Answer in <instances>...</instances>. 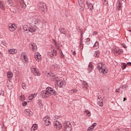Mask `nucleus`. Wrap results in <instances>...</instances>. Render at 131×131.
Segmentation results:
<instances>
[{
  "mask_svg": "<svg viewBox=\"0 0 131 131\" xmlns=\"http://www.w3.org/2000/svg\"><path fill=\"white\" fill-rule=\"evenodd\" d=\"M30 23L29 24L25 25L23 27V29L26 33H34L36 31V26L34 25H39L41 22L39 19H38L36 18L32 17L30 19Z\"/></svg>",
  "mask_w": 131,
  "mask_h": 131,
  "instance_id": "f257e3e1",
  "label": "nucleus"
},
{
  "mask_svg": "<svg viewBox=\"0 0 131 131\" xmlns=\"http://www.w3.org/2000/svg\"><path fill=\"white\" fill-rule=\"evenodd\" d=\"M103 67H104V64H103V63L102 62L99 63L97 65V69H99L101 72L104 73V74H106V73H107L108 70H107L106 68Z\"/></svg>",
  "mask_w": 131,
  "mask_h": 131,
  "instance_id": "f03ea898",
  "label": "nucleus"
},
{
  "mask_svg": "<svg viewBox=\"0 0 131 131\" xmlns=\"http://www.w3.org/2000/svg\"><path fill=\"white\" fill-rule=\"evenodd\" d=\"M46 90L48 91V94H49V95L57 96V95H58V92H57V91H56L53 88L48 86L46 88Z\"/></svg>",
  "mask_w": 131,
  "mask_h": 131,
  "instance_id": "7ed1b4c3",
  "label": "nucleus"
},
{
  "mask_svg": "<svg viewBox=\"0 0 131 131\" xmlns=\"http://www.w3.org/2000/svg\"><path fill=\"white\" fill-rule=\"evenodd\" d=\"M63 130L64 131H71L72 130V125L70 122H66L63 124Z\"/></svg>",
  "mask_w": 131,
  "mask_h": 131,
  "instance_id": "20e7f679",
  "label": "nucleus"
},
{
  "mask_svg": "<svg viewBox=\"0 0 131 131\" xmlns=\"http://www.w3.org/2000/svg\"><path fill=\"white\" fill-rule=\"evenodd\" d=\"M38 8L40 12H46L47 11V4L40 2L38 4Z\"/></svg>",
  "mask_w": 131,
  "mask_h": 131,
  "instance_id": "39448f33",
  "label": "nucleus"
},
{
  "mask_svg": "<svg viewBox=\"0 0 131 131\" xmlns=\"http://www.w3.org/2000/svg\"><path fill=\"white\" fill-rule=\"evenodd\" d=\"M53 125L54 128H56L57 130H61L62 129V124L59 121H54L53 122Z\"/></svg>",
  "mask_w": 131,
  "mask_h": 131,
  "instance_id": "423d86ee",
  "label": "nucleus"
},
{
  "mask_svg": "<svg viewBox=\"0 0 131 131\" xmlns=\"http://www.w3.org/2000/svg\"><path fill=\"white\" fill-rule=\"evenodd\" d=\"M40 97L42 99H43V98H48V97H50L48 90H46L42 91L40 94Z\"/></svg>",
  "mask_w": 131,
  "mask_h": 131,
  "instance_id": "0eeeda50",
  "label": "nucleus"
},
{
  "mask_svg": "<svg viewBox=\"0 0 131 131\" xmlns=\"http://www.w3.org/2000/svg\"><path fill=\"white\" fill-rule=\"evenodd\" d=\"M43 121H45V124L46 125V126H49V125H50L51 124L50 117L48 116H46L43 118Z\"/></svg>",
  "mask_w": 131,
  "mask_h": 131,
  "instance_id": "6e6552de",
  "label": "nucleus"
},
{
  "mask_svg": "<svg viewBox=\"0 0 131 131\" xmlns=\"http://www.w3.org/2000/svg\"><path fill=\"white\" fill-rule=\"evenodd\" d=\"M29 47L31 49V51H32L33 52H36L37 50V46L35 43H31L29 45Z\"/></svg>",
  "mask_w": 131,
  "mask_h": 131,
  "instance_id": "1a4fd4ad",
  "label": "nucleus"
},
{
  "mask_svg": "<svg viewBox=\"0 0 131 131\" xmlns=\"http://www.w3.org/2000/svg\"><path fill=\"white\" fill-rule=\"evenodd\" d=\"M8 29L11 32H14L16 30V25L14 24H9Z\"/></svg>",
  "mask_w": 131,
  "mask_h": 131,
  "instance_id": "9d476101",
  "label": "nucleus"
},
{
  "mask_svg": "<svg viewBox=\"0 0 131 131\" xmlns=\"http://www.w3.org/2000/svg\"><path fill=\"white\" fill-rule=\"evenodd\" d=\"M85 5H86L88 9H90L91 11H93V10L94 9V6H93V4H92V3L89 2L88 1H86Z\"/></svg>",
  "mask_w": 131,
  "mask_h": 131,
  "instance_id": "9b49d317",
  "label": "nucleus"
},
{
  "mask_svg": "<svg viewBox=\"0 0 131 131\" xmlns=\"http://www.w3.org/2000/svg\"><path fill=\"white\" fill-rule=\"evenodd\" d=\"M35 59L38 62H39V60H41V55L39 53L36 52L35 53Z\"/></svg>",
  "mask_w": 131,
  "mask_h": 131,
  "instance_id": "f8f14e48",
  "label": "nucleus"
},
{
  "mask_svg": "<svg viewBox=\"0 0 131 131\" xmlns=\"http://www.w3.org/2000/svg\"><path fill=\"white\" fill-rule=\"evenodd\" d=\"M25 113H26V114L29 117H31L32 115H33V113H32V112H31V111H30L29 109L25 110Z\"/></svg>",
  "mask_w": 131,
  "mask_h": 131,
  "instance_id": "ddd939ff",
  "label": "nucleus"
},
{
  "mask_svg": "<svg viewBox=\"0 0 131 131\" xmlns=\"http://www.w3.org/2000/svg\"><path fill=\"white\" fill-rule=\"evenodd\" d=\"M83 89L86 90L88 89V82L86 81L81 80Z\"/></svg>",
  "mask_w": 131,
  "mask_h": 131,
  "instance_id": "4468645a",
  "label": "nucleus"
},
{
  "mask_svg": "<svg viewBox=\"0 0 131 131\" xmlns=\"http://www.w3.org/2000/svg\"><path fill=\"white\" fill-rule=\"evenodd\" d=\"M121 6H122L121 2L119 1L117 3V9L118 10V11H120V10H121V9H122Z\"/></svg>",
  "mask_w": 131,
  "mask_h": 131,
  "instance_id": "2eb2a0df",
  "label": "nucleus"
},
{
  "mask_svg": "<svg viewBox=\"0 0 131 131\" xmlns=\"http://www.w3.org/2000/svg\"><path fill=\"white\" fill-rule=\"evenodd\" d=\"M57 83L58 86H59V88H62L64 84V82H63V81L62 80H59L58 81H57Z\"/></svg>",
  "mask_w": 131,
  "mask_h": 131,
  "instance_id": "dca6fc26",
  "label": "nucleus"
},
{
  "mask_svg": "<svg viewBox=\"0 0 131 131\" xmlns=\"http://www.w3.org/2000/svg\"><path fill=\"white\" fill-rule=\"evenodd\" d=\"M37 129V125L36 124H33L31 129V131H34V130H36Z\"/></svg>",
  "mask_w": 131,
  "mask_h": 131,
  "instance_id": "f3484780",
  "label": "nucleus"
},
{
  "mask_svg": "<svg viewBox=\"0 0 131 131\" xmlns=\"http://www.w3.org/2000/svg\"><path fill=\"white\" fill-rule=\"evenodd\" d=\"M38 104L40 108H43V104H42V101L41 100V99L38 100Z\"/></svg>",
  "mask_w": 131,
  "mask_h": 131,
  "instance_id": "a211bd4d",
  "label": "nucleus"
},
{
  "mask_svg": "<svg viewBox=\"0 0 131 131\" xmlns=\"http://www.w3.org/2000/svg\"><path fill=\"white\" fill-rule=\"evenodd\" d=\"M7 75L8 78H12V77H13V73L11 71H8L7 73Z\"/></svg>",
  "mask_w": 131,
  "mask_h": 131,
  "instance_id": "6ab92c4d",
  "label": "nucleus"
},
{
  "mask_svg": "<svg viewBox=\"0 0 131 131\" xmlns=\"http://www.w3.org/2000/svg\"><path fill=\"white\" fill-rule=\"evenodd\" d=\"M8 53L9 54H16V49H10L8 51Z\"/></svg>",
  "mask_w": 131,
  "mask_h": 131,
  "instance_id": "aec40b11",
  "label": "nucleus"
},
{
  "mask_svg": "<svg viewBox=\"0 0 131 131\" xmlns=\"http://www.w3.org/2000/svg\"><path fill=\"white\" fill-rule=\"evenodd\" d=\"M38 70L35 68L32 67L31 68V71L34 74Z\"/></svg>",
  "mask_w": 131,
  "mask_h": 131,
  "instance_id": "412c9836",
  "label": "nucleus"
},
{
  "mask_svg": "<svg viewBox=\"0 0 131 131\" xmlns=\"http://www.w3.org/2000/svg\"><path fill=\"white\" fill-rule=\"evenodd\" d=\"M90 41H91V39H90L89 38L84 39V42L87 46H89V45H90Z\"/></svg>",
  "mask_w": 131,
  "mask_h": 131,
  "instance_id": "4be33fe9",
  "label": "nucleus"
},
{
  "mask_svg": "<svg viewBox=\"0 0 131 131\" xmlns=\"http://www.w3.org/2000/svg\"><path fill=\"white\" fill-rule=\"evenodd\" d=\"M121 66L122 69H123V70L126 68V66H127V64L124 62H123L121 63Z\"/></svg>",
  "mask_w": 131,
  "mask_h": 131,
  "instance_id": "5701e85b",
  "label": "nucleus"
},
{
  "mask_svg": "<svg viewBox=\"0 0 131 131\" xmlns=\"http://www.w3.org/2000/svg\"><path fill=\"white\" fill-rule=\"evenodd\" d=\"M100 54V51H96L94 53V56L96 57V58H99Z\"/></svg>",
  "mask_w": 131,
  "mask_h": 131,
  "instance_id": "b1692460",
  "label": "nucleus"
},
{
  "mask_svg": "<svg viewBox=\"0 0 131 131\" xmlns=\"http://www.w3.org/2000/svg\"><path fill=\"white\" fill-rule=\"evenodd\" d=\"M23 57H24V59L25 61V62H27V63H28V62H29V60L28 59V57H27V55H26V54L23 55Z\"/></svg>",
  "mask_w": 131,
  "mask_h": 131,
  "instance_id": "393cba45",
  "label": "nucleus"
},
{
  "mask_svg": "<svg viewBox=\"0 0 131 131\" xmlns=\"http://www.w3.org/2000/svg\"><path fill=\"white\" fill-rule=\"evenodd\" d=\"M115 52L117 53V54H119V55H120V54H121L123 51L122 49H115Z\"/></svg>",
  "mask_w": 131,
  "mask_h": 131,
  "instance_id": "a878e982",
  "label": "nucleus"
},
{
  "mask_svg": "<svg viewBox=\"0 0 131 131\" xmlns=\"http://www.w3.org/2000/svg\"><path fill=\"white\" fill-rule=\"evenodd\" d=\"M80 46L82 45V37H83V35H82V32H80Z\"/></svg>",
  "mask_w": 131,
  "mask_h": 131,
  "instance_id": "bb28decb",
  "label": "nucleus"
},
{
  "mask_svg": "<svg viewBox=\"0 0 131 131\" xmlns=\"http://www.w3.org/2000/svg\"><path fill=\"white\" fill-rule=\"evenodd\" d=\"M59 53H60V57L62 59H65V55L63 53V52H62V51H60Z\"/></svg>",
  "mask_w": 131,
  "mask_h": 131,
  "instance_id": "cd10ccee",
  "label": "nucleus"
},
{
  "mask_svg": "<svg viewBox=\"0 0 131 131\" xmlns=\"http://www.w3.org/2000/svg\"><path fill=\"white\" fill-rule=\"evenodd\" d=\"M89 69L90 70V71H92L93 69H94V67H93V64L91 63V62L89 63V64L88 66Z\"/></svg>",
  "mask_w": 131,
  "mask_h": 131,
  "instance_id": "c85d7f7f",
  "label": "nucleus"
},
{
  "mask_svg": "<svg viewBox=\"0 0 131 131\" xmlns=\"http://www.w3.org/2000/svg\"><path fill=\"white\" fill-rule=\"evenodd\" d=\"M98 105L99 106H100V107H103V100H100V101H99V100H98Z\"/></svg>",
  "mask_w": 131,
  "mask_h": 131,
  "instance_id": "c756f323",
  "label": "nucleus"
},
{
  "mask_svg": "<svg viewBox=\"0 0 131 131\" xmlns=\"http://www.w3.org/2000/svg\"><path fill=\"white\" fill-rule=\"evenodd\" d=\"M24 100H25V96H24V95L21 94L20 96V100L24 101Z\"/></svg>",
  "mask_w": 131,
  "mask_h": 131,
  "instance_id": "7c9ffc66",
  "label": "nucleus"
},
{
  "mask_svg": "<svg viewBox=\"0 0 131 131\" xmlns=\"http://www.w3.org/2000/svg\"><path fill=\"white\" fill-rule=\"evenodd\" d=\"M35 76H40V73L39 72V70H37L36 73L34 74Z\"/></svg>",
  "mask_w": 131,
  "mask_h": 131,
  "instance_id": "2f4dec72",
  "label": "nucleus"
},
{
  "mask_svg": "<svg viewBox=\"0 0 131 131\" xmlns=\"http://www.w3.org/2000/svg\"><path fill=\"white\" fill-rule=\"evenodd\" d=\"M77 92H78V90H77V89H74V90H71L70 92L71 94H75V93H77Z\"/></svg>",
  "mask_w": 131,
  "mask_h": 131,
  "instance_id": "473e14b6",
  "label": "nucleus"
},
{
  "mask_svg": "<svg viewBox=\"0 0 131 131\" xmlns=\"http://www.w3.org/2000/svg\"><path fill=\"white\" fill-rule=\"evenodd\" d=\"M85 113L86 114V115L88 116H91V112L89 111H85Z\"/></svg>",
  "mask_w": 131,
  "mask_h": 131,
  "instance_id": "72a5a7b5",
  "label": "nucleus"
},
{
  "mask_svg": "<svg viewBox=\"0 0 131 131\" xmlns=\"http://www.w3.org/2000/svg\"><path fill=\"white\" fill-rule=\"evenodd\" d=\"M21 88L23 90H26V84L23 83L21 84Z\"/></svg>",
  "mask_w": 131,
  "mask_h": 131,
  "instance_id": "f704fd0d",
  "label": "nucleus"
},
{
  "mask_svg": "<svg viewBox=\"0 0 131 131\" xmlns=\"http://www.w3.org/2000/svg\"><path fill=\"white\" fill-rule=\"evenodd\" d=\"M59 31L60 33H62V34H64L65 33V31H64V28H61L59 30Z\"/></svg>",
  "mask_w": 131,
  "mask_h": 131,
  "instance_id": "c9c22d12",
  "label": "nucleus"
},
{
  "mask_svg": "<svg viewBox=\"0 0 131 131\" xmlns=\"http://www.w3.org/2000/svg\"><path fill=\"white\" fill-rule=\"evenodd\" d=\"M58 78V77L57 76H56V75H54V76L51 77V79L52 80H55V79Z\"/></svg>",
  "mask_w": 131,
  "mask_h": 131,
  "instance_id": "e433bc0d",
  "label": "nucleus"
},
{
  "mask_svg": "<svg viewBox=\"0 0 131 131\" xmlns=\"http://www.w3.org/2000/svg\"><path fill=\"white\" fill-rule=\"evenodd\" d=\"M102 2L105 6H107V5H108V1L107 0H103Z\"/></svg>",
  "mask_w": 131,
  "mask_h": 131,
  "instance_id": "4c0bfd02",
  "label": "nucleus"
},
{
  "mask_svg": "<svg viewBox=\"0 0 131 131\" xmlns=\"http://www.w3.org/2000/svg\"><path fill=\"white\" fill-rule=\"evenodd\" d=\"M29 100H33V99H34V96H33V95L31 94L29 96Z\"/></svg>",
  "mask_w": 131,
  "mask_h": 131,
  "instance_id": "58836bf2",
  "label": "nucleus"
},
{
  "mask_svg": "<svg viewBox=\"0 0 131 131\" xmlns=\"http://www.w3.org/2000/svg\"><path fill=\"white\" fill-rule=\"evenodd\" d=\"M52 53H53L55 56H57V55L58 54V53H57V50L55 49H53Z\"/></svg>",
  "mask_w": 131,
  "mask_h": 131,
  "instance_id": "ea45409f",
  "label": "nucleus"
},
{
  "mask_svg": "<svg viewBox=\"0 0 131 131\" xmlns=\"http://www.w3.org/2000/svg\"><path fill=\"white\" fill-rule=\"evenodd\" d=\"M53 41H54L55 47H57L58 44L57 43V42H56V40H55V39H53Z\"/></svg>",
  "mask_w": 131,
  "mask_h": 131,
  "instance_id": "a19ab883",
  "label": "nucleus"
},
{
  "mask_svg": "<svg viewBox=\"0 0 131 131\" xmlns=\"http://www.w3.org/2000/svg\"><path fill=\"white\" fill-rule=\"evenodd\" d=\"M22 105L24 107H25V106H26V105H27V101H24L22 103Z\"/></svg>",
  "mask_w": 131,
  "mask_h": 131,
  "instance_id": "79ce46f5",
  "label": "nucleus"
},
{
  "mask_svg": "<svg viewBox=\"0 0 131 131\" xmlns=\"http://www.w3.org/2000/svg\"><path fill=\"white\" fill-rule=\"evenodd\" d=\"M120 88L123 90H125V89H126V85H122L120 86Z\"/></svg>",
  "mask_w": 131,
  "mask_h": 131,
  "instance_id": "37998d69",
  "label": "nucleus"
},
{
  "mask_svg": "<svg viewBox=\"0 0 131 131\" xmlns=\"http://www.w3.org/2000/svg\"><path fill=\"white\" fill-rule=\"evenodd\" d=\"M49 56L50 57H54V56H55V54L52 52H51L49 53Z\"/></svg>",
  "mask_w": 131,
  "mask_h": 131,
  "instance_id": "c03bdc74",
  "label": "nucleus"
},
{
  "mask_svg": "<svg viewBox=\"0 0 131 131\" xmlns=\"http://www.w3.org/2000/svg\"><path fill=\"white\" fill-rule=\"evenodd\" d=\"M96 125H97V123H94L91 126V127L94 129L95 128V126H96Z\"/></svg>",
  "mask_w": 131,
  "mask_h": 131,
  "instance_id": "a18cd8bd",
  "label": "nucleus"
},
{
  "mask_svg": "<svg viewBox=\"0 0 131 131\" xmlns=\"http://www.w3.org/2000/svg\"><path fill=\"white\" fill-rule=\"evenodd\" d=\"M94 129L90 126L87 129V131H93Z\"/></svg>",
  "mask_w": 131,
  "mask_h": 131,
  "instance_id": "49530a36",
  "label": "nucleus"
},
{
  "mask_svg": "<svg viewBox=\"0 0 131 131\" xmlns=\"http://www.w3.org/2000/svg\"><path fill=\"white\" fill-rule=\"evenodd\" d=\"M78 2L79 3V5H82L83 3V1H82V0H78Z\"/></svg>",
  "mask_w": 131,
  "mask_h": 131,
  "instance_id": "de8ad7c7",
  "label": "nucleus"
},
{
  "mask_svg": "<svg viewBox=\"0 0 131 131\" xmlns=\"http://www.w3.org/2000/svg\"><path fill=\"white\" fill-rule=\"evenodd\" d=\"M5 95V92L3 91H1L0 92V95L4 96Z\"/></svg>",
  "mask_w": 131,
  "mask_h": 131,
  "instance_id": "09e8293b",
  "label": "nucleus"
},
{
  "mask_svg": "<svg viewBox=\"0 0 131 131\" xmlns=\"http://www.w3.org/2000/svg\"><path fill=\"white\" fill-rule=\"evenodd\" d=\"M0 8L2 10H3V9H4V5H3V4H2L1 3H0Z\"/></svg>",
  "mask_w": 131,
  "mask_h": 131,
  "instance_id": "8fccbe9b",
  "label": "nucleus"
},
{
  "mask_svg": "<svg viewBox=\"0 0 131 131\" xmlns=\"http://www.w3.org/2000/svg\"><path fill=\"white\" fill-rule=\"evenodd\" d=\"M57 117H58V116H55L53 117L52 118V119H53V120H57Z\"/></svg>",
  "mask_w": 131,
  "mask_h": 131,
  "instance_id": "3c124183",
  "label": "nucleus"
},
{
  "mask_svg": "<svg viewBox=\"0 0 131 131\" xmlns=\"http://www.w3.org/2000/svg\"><path fill=\"white\" fill-rule=\"evenodd\" d=\"M95 45H96V47L99 48V42L96 41Z\"/></svg>",
  "mask_w": 131,
  "mask_h": 131,
  "instance_id": "603ef678",
  "label": "nucleus"
},
{
  "mask_svg": "<svg viewBox=\"0 0 131 131\" xmlns=\"http://www.w3.org/2000/svg\"><path fill=\"white\" fill-rule=\"evenodd\" d=\"M97 34H98V32L97 31H94L93 32V35H97Z\"/></svg>",
  "mask_w": 131,
  "mask_h": 131,
  "instance_id": "864d4df0",
  "label": "nucleus"
},
{
  "mask_svg": "<svg viewBox=\"0 0 131 131\" xmlns=\"http://www.w3.org/2000/svg\"><path fill=\"white\" fill-rule=\"evenodd\" d=\"M21 8H22L23 9L26 8V5L25 4H23V6H21Z\"/></svg>",
  "mask_w": 131,
  "mask_h": 131,
  "instance_id": "5fc2aeb1",
  "label": "nucleus"
},
{
  "mask_svg": "<svg viewBox=\"0 0 131 131\" xmlns=\"http://www.w3.org/2000/svg\"><path fill=\"white\" fill-rule=\"evenodd\" d=\"M32 95H33V97L34 98H35V97H36V96H37V93H34V94H32Z\"/></svg>",
  "mask_w": 131,
  "mask_h": 131,
  "instance_id": "6e6d98bb",
  "label": "nucleus"
},
{
  "mask_svg": "<svg viewBox=\"0 0 131 131\" xmlns=\"http://www.w3.org/2000/svg\"><path fill=\"white\" fill-rule=\"evenodd\" d=\"M122 47H123L124 48V49H126V48H127V47H126V45L124 44L122 45Z\"/></svg>",
  "mask_w": 131,
  "mask_h": 131,
  "instance_id": "4d7b16f0",
  "label": "nucleus"
},
{
  "mask_svg": "<svg viewBox=\"0 0 131 131\" xmlns=\"http://www.w3.org/2000/svg\"><path fill=\"white\" fill-rule=\"evenodd\" d=\"M116 93H120V92L119 91V89L116 90Z\"/></svg>",
  "mask_w": 131,
  "mask_h": 131,
  "instance_id": "13d9d810",
  "label": "nucleus"
},
{
  "mask_svg": "<svg viewBox=\"0 0 131 131\" xmlns=\"http://www.w3.org/2000/svg\"><path fill=\"white\" fill-rule=\"evenodd\" d=\"M127 65H128V66H131V62H128L127 63Z\"/></svg>",
  "mask_w": 131,
  "mask_h": 131,
  "instance_id": "bf43d9fd",
  "label": "nucleus"
},
{
  "mask_svg": "<svg viewBox=\"0 0 131 131\" xmlns=\"http://www.w3.org/2000/svg\"><path fill=\"white\" fill-rule=\"evenodd\" d=\"M55 75L53 73H51L50 74V76H51V77H53Z\"/></svg>",
  "mask_w": 131,
  "mask_h": 131,
  "instance_id": "052dcab7",
  "label": "nucleus"
},
{
  "mask_svg": "<svg viewBox=\"0 0 131 131\" xmlns=\"http://www.w3.org/2000/svg\"><path fill=\"white\" fill-rule=\"evenodd\" d=\"M73 55H76V52H75V51H74L73 52Z\"/></svg>",
  "mask_w": 131,
  "mask_h": 131,
  "instance_id": "680f3d73",
  "label": "nucleus"
},
{
  "mask_svg": "<svg viewBox=\"0 0 131 131\" xmlns=\"http://www.w3.org/2000/svg\"><path fill=\"white\" fill-rule=\"evenodd\" d=\"M56 48H57V49H60V46L58 45L56 47Z\"/></svg>",
  "mask_w": 131,
  "mask_h": 131,
  "instance_id": "e2e57ef3",
  "label": "nucleus"
},
{
  "mask_svg": "<svg viewBox=\"0 0 131 131\" xmlns=\"http://www.w3.org/2000/svg\"><path fill=\"white\" fill-rule=\"evenodd\" d=\"M100 100V97H99V96L97 97V100Z\"/></svg>",
  "mask_w": 131,
  "mask_h": 131,
  "instance_id": "0e129e2a",
  "label": "nucleus"
},
{
  "mask_svg": "<svg viewBox=\"0 0 131 131\" xmlns=\"http://www.w3.org/2000/svg\"><path fill=\"white\" fill-rule=\"evenodd\" d=\"M59 118H60V116H57V119H59Z\"/></svg>",
  "mask_w": 131,
  "mask_h": 131,
  "instance_id": "69168bd1",
  "label": "nucleus"
},
{
  "mask_svg": "<svg viewBox=\"0 0 131 131\" xmlns=\"http://www.w3.org/2000/svg\"><path fill=\"white\" fill-rule=\"evenodd\" d=\"M116 131H120V129H116Z\"/></svg>",
  "mask_w": 131,
  "mask_h": 131,
  "instance_id": "338daca9",
  "label": "nucleus"
},
{
  "mask_svg": "<svg viewBox=\"0 0 131 131\" xmlns=\"http://www.w3.org/2000/svg\"><path fill=\"white\" fill-rule=\"evenodd\" d=\"M94 47H97V45H96V43H94Z\"/></svg>",
  "mask_w": 131,
  "mask_h": 131,
  "instance_id": "774afa93",
  "label": "nucleus"
}]
</instances>
